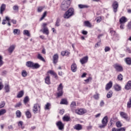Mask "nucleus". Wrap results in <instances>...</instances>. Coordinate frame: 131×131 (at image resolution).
Masks as SVG:
<instances>
[{
  "mask_svg": "<svg viewBox=\"0 0 131 131\" xmlns=\"http://www.w3.org/2000/svg\"><path fill=\"white\" fill-rule=\"evenodd\" d=\"M7 113V111L5 109H2L0 110V116H2V115H4V114H6Z\"/></svg>",
  "mask_w": 131,
  "mask_h": 131,
  "instance_id": "nucleus-37",
  "label": "nucleus"
},
{
  "mask_svg": "<svg viewBox=\"0 0 131 131\" xmlns=\"http://www.w3.org/2000/svg\"><path fill=\"white\" fill-rule=\"evenodd\" d=\"M60 105H68V101H67V99H62L60 102Z\"/></svg>",
  "mask_w": 131,
  "mask_h": 131,
  "instance_id": "nucleus-22",
  "label": "nucleus"
},
{
  "mask_svg": "<svg viewBox=\"0 0 131 131\" xmlns=\"http://www.w3.org/2000/svg\"><path fill=\"white\" fill-rule=\"evenodd\" d=\"M78 7L80 9H86V8H89V6L88 5H85L79 4V5H78Z\"/></svg>",
  "mask_w": 131,
  "mask_h": 131,
  "instance_id": "nucleus-28",
  "label": "nucleus"
},
{
  "mask_svg": "<svg viewBox=\"0 0 131 131\" xmlns=\"http://www.w3.org/2000/svg\"><path fill=\"white\" fill-rule=\"evenodd\" d=\"M16 115L18 118H20V117H21V116L22 115V114L21 113V112H20V111L17 110L16 112Z\"/></svg>",
  "mask_w": 131,
  "mask_h": 131,
  "instance_id": "nucleus-33",
  "label": "nucleus"
},
{
  "mask_svg": "<svg viewBox=\"0 0 131 131\" xmlns=\"http://www.w3.org/2000/svg\"><path fill=\"white\" fill-rule=\"evenodd\" d=\"M125 89L127 90H131V81L127 82V84L125 86Z\"/></svg>",
  "mask_w": 131,
  "mask_h": 131,
  "instance_id": "nucleus-17",
  "label": "nucleus"
},
{
  "mask_svg": "<svg viewBox=\"0 0 131 131\" xmlns=\"http://www.w3.org/2000/svg\"><path fill=\"white\" fill-rule=\"evenodd\" d=\"M127 108L131 107V97L129 99V101L127 103Z\"/></svg>",
  "mask_w": 131,
  "mask_h": 131,
  "instance_id": "nucleus-48",
  "label": "nucleus"
},
{
  "mask_svg": "<svg viewBox=\"0 0 131 131\" xmlns=\"http://www.w3.org/2000/svg\"><path fill=\"white\" fill-rule=\"evenodd\" d=\"M18 125L21 129H24L25 128V127L23 126V122L22 121L18 122Z\"/></svg>",
  "mask_w": 131,
  "mask_h": 131,
  "instance_id": "nucleus-26",
  "label": "nucleus"
},
{
  "mask_svg": "<svg viewBox=\"0 0 131 131\" xmlns=\"http://www.w3.org/2000/svg\"><path fill=\"white\" fill-rule=\"evenodd\" d=\"M40 67V65L38 63H33V69H38Z\"/></svg>",
  "mask_w": 131,
  "mask_h": 131,
  "instance_id": "nucleus-25",
  "label": "nucleus"
},
{
  "mask_svg": "<svg viewBox=\"0 0 131 131\" xmlns=\"http://www.w3.org/2000/svg\"><path fill=\"white\" fill-rule=\"evenodd\" d=\"M120 24H122L124 23H125V22H127V18L125 17V16H122L120 19H119Z\"/></svg>",
  "mask_w": 131,
  "mask_h": 131,
  "instance_id": "nucleus-13",
  "label": "nucleus"
},
{
  "mask_svg": "<svg viewBox=\"0 0 131 131\" xmlns=\"http://www.w3.org/2000/svg\"><path fill=\"white\" fill-rule=\"evenodd\" d=\"M5 89L6 93H9V92H10V87L9 86V85H6Z\"/></svg>",
  "mask_w": 131,
  "mask_h": 131,
  "instance_id": "nucleus-47",
  "label": "nucleus"
},
{
  "mask_svg": "<svg viewBox=\"0 0 131 131\" xmlns=\"http://www.w3.org/2000/svg\"><path fill=\"white\" fill-rule=\"evenodd\" d=\"M21 75L23 77H26V76H27V72L25 70H23L21 72Z\"/></svg>",
  "mask_w": 131,
  "mask_h": 131,
  "instance_id": "nucleus-41",
  "label": "nucleus"
},
{
  "mask_svg": "<svg viewBox=\"0 0 131 131\" xmlns=\"http://www.w3.org/2000/svg\"><path fill=\"white\" fill-rule=\"evenodd\" d=\"M114 89L116 92H119L121 91V86L118 85V84H116L114 85Z\"/></svg>",
  "mask_w": 131,
  "mask_h": 131,
  "instance_id": "nucleus-16",
  "label": "nucleus"
},
{
  "mask_svg": "<svg viewBox=\"0 0 131 131\" xmlns=\"http://www.w3.org/2000/svg\"><path fill=\"white\" fill-rule=\"evenodd\" d=\"M4 64V61H3V57L2 56H0V67L1 66H3Z\"/></svg>",
  "mask_w": 131,
  "mask_h": 131,
  "instance_id": "nucleus-53",
  "label": "nucleus"
},
{
  "mask_svg": "<svg viewBox=\"0 0 131 131\" xmlns=\"http://www.w3.org/2000/svg\"><path fill=\"white\" fill-rule=\"evenodd\" d=\"M56 125L58 127L59 130H63L64 129V124L59 121L56 123Z\"/></svg>",
  "mask_w": 131,
  "mask_h": 131,
  "instance_id": "nucleus-8",
  "label": "nucleus"
},
{
  "mask_svg": "<svg viewBox=\"0 0 131 131\" xmlns=\"http://www.w3.org/2000/svg\"><path fill=\"white\" fill-rule=\"evenodd\" d=\"M61 8H62V9L64 10H66L67 9H68V6L65 7V5H62L61 6Z\"/></svg>",
  "mask_w": 131,
  "mask_h": 131,
  "instance_id": "nucleus-63",
  "label": "nucleus"
},
{
  "mask_svg": "<svg viewBox=\"0 0 131 131\" xmlns=\"http://www.w3.org/2000/svg\"><path fill=\"white\" fill-rule=\"evenodd\" d=\"M13 33L15 35L17 34V35H19V34H20V30H19L18 29H14Z\"/></svg>",
  "mask_w": 131,
  "mask_h": 131,
  "instance_id": "nucleus-32",
  "label": "nucleus"
},
{
  "mask_svg": "<svg viewBox=\"0 0 131 131\" xmlns=\"http://www.w3.org/2000/svg\"><path fill=\"white\" fill-rule=\"evenodd\" d=\"M74 14V9L73 8H70L63 15L64 18L65 19H68L71 17V16H73Z\"/></svg>",
  "mask_w": 131,
  "mask_h": 131,
  "instance_id": "nucleus-1",
  "label": "nucleus"
},
{
  "mask_svg": "<svg viewBox=\"0 0 131 131\" xmlns=\"http://www.w3.org/2000/svg\"><path fill=\"white\" fill-rule=\"evenodd\" d=\"M99 96H100V94H99V93H96L93 97L95 100H99Z\"/></svg>",
  "mask_w": 131,
  "mask_h": 131,
  "instance_id": "nucleus-50",
  "label": "nucleus"
},
{
  "mask_svg": "<svg viewBox=\"0 0 131 131\" xmlns=\"http://www.w3.org/2000/svg\"><path fill=\"white\" fill-rule=\"evenodd\" d=\"M50 73L51 74V75H55V74L56 73L55 72H54V71H52V70H50L49 71V72H48V73Z\"/></svg>",
  "mask_w": 131,
  "mask_h": 131,
  "instance_id": "nucleus-59",
  "label": "nucleus"
},
{
  "mask_svg": "<svg viewBox=\"0 0 131 131\" xmlns=\"http://www.w3.org/2000/svg\"><path fill=\"white\" fill-rule=\"evenodd\" d=\"M117 79L118 80H122L123 79V76L122 74H120L117 77Z\"/></svg>",
  "mask_w": 131,
  "mask_h": 131,
  "instance_id": "nucleus-51",
  "label": "nucleus"
},
{
  "mask_svg": "<svg viewBox=\"0 0 131 131\" xmlns=\"http://www.w3.org/2000/svg\"><path fill=\"white\" fill-rule=\"evenodd\" d=\"M26 116L27 118H31V113L29 112V110H28L26 112Z\"/></svg>",
  "mask_w": 131,
  "mask_h": 131,
  "instance_id": "nucleus-27",
  "label": "nucleus"
},
{
  "mask_svg": "<svg viewBox=\"0 0 131 131\" xmlns=\"http://www.w3.org/2000/svg\"><path fill=\"white\" fill-rule=\"evenodd\" d=\"M38 110H40V105L38 103H36L33 107V112L34 114H36Z\"/></svg>",
  "mask_w": 131,
  "mask_h": 131,
  "instance_id": "nucleus-6",
  "label": "nucleus"
},
{
  "mask_svg": "<svg viewBox=\"0 0 131 131\" xmlns=\"http://www.w3.org/2000/svg\"><path fill=\"white\" fill-rule=\"evenodd\" d=\"M23 34H24V35H27V36H30V33H29V31L27 30H25L24 31Z\"/></svg>",
  "mask_w": 131,
  "mask_h": 131,
  "instance_id": "nucleus-31",
  "label": "nucleus"
},
{
  "mask_svg": "<svg viewBox=\"0 0 131 131\" xmlns=\"http://www.w3.org/2000/svg\"><path fill=\"white\" fill-rule=\"evenodd\" d=\"M70 107L71 109H72L73 108H75V107H76V102H75V101L72 102L70 104Z\"/></svg>",
  "mask_w": 131,
  "mask_h": 131,
  "instance_id": "nucleus-34",
  "label": "nucleus"
},
{
  "mask_svg": "<svg viewBox=\"0 0 131 131\" xmlns=\"http://www.w3.org/2000/svg\"><path fill=\"white\" fill-rule=\"evenodd\" d=\"M118 131H125V128L121 127L120 129H118Z\"/></svg>",
  "mask_w": 131,
  "mask_h": 131,
  "instance_id": "nucleus-61",
  "label": "nucleus"
},
{
  "mask_svg": "<svg viewBox=\"0 0 131 131\" xmlns=\"http://www.w3.org/2000/svg\"><path fill=\"white\" fill-rule=\"evenodd\" d=\"M45 80V83H46L47 84H51V79L50 78V76H47Z\"/></svg>",
  "mask_w": 131,
  "mask_h": 131,
  "instance_id": "nucleus-21",
  "label": "nucleus"
},
{
  "mask_svg": "<svg viewBox=\"0 0 131 131\" xmlns=\"http://www.w3.org/2000/svg\"><path fill=\"white\" fill-rule=\"evenodd\" d=\"M50 107H51V103L48 102L45 105V110H50Z\"/></svg>",
  "mask_w": 131,
  "mask_h": 131,
  "instance_id": "nucleus-36",
  "label": "nucleus"
},
{
  "mask_svg": "<svg viewBox=\"0 0 131 131\" xmlns=\"http://www.w3.org/2000/svg\"><path fill=\"white\" fill-rule=\"evenodd\" d=\"M45 9V7L44 6H39L37 8V12L38 13H41V12H42L43 10Z\"/></svg>",
  "mask_w": 131,
  "mask_h": 131,
  "instance_id": "nucleus-24",
  "label": "nucleus"
},
{
  "mask_svg": "<svg viewBox=\"0 0 131 131\" xmlns=\"http://www.w3.org/2000/svg\"><path fill=\"white\" fill-rule=\"evenodd\" d=\"M88 61H89V57L88 56L83 57L80 60V62L82 65L85 64V63H88Z\"/></svg>",
  "mask_w": 131,
  "mask_h": 131,
  "instance_id": "nucleus-9",
  "label": "nucleus"
},
{
  "mask_svg": "<svg viewBox=\"0 0 131 131\" xmlns=\"http://www.w3.org/2000/svg\"><path fill=\"white\" fill-rule=\"evenodd\" d=\"M113 85V82L112 81H110L105 86V90L109 91L112 86Z\"/></svg>",
  "mask_w": 131,
  "mask_h": 131,
  "instance_id": "nucleus-10",
  "label": "nucleus"
},
{
  "mask_svg": "<svg viewBox=\"0 0 131 131\" xmlns=\"http://www.w3.org/2000/svg\"><path fill=\"white\" fill-rule=\"evenodd\" d=\"M60 22H61L60 18H57L55 23V26H56L57 27H59V26H60Z\"/></svg>",
  "mask_w": 131,
  "mask_h": 131,
  "instance_id": "nucleus-38",
  "label": "nucleus"
},
{
  "mask_svg": "<svg viewBox=\"0 0 131 131\" xmlns=\"http://www.w3.org/2000/svg\"><path fill=\"white\" fill-rule=\"evenodd\" d=\"M58 92L57 93V97H61L63 95V91H58Z\"/></svg>",
  "mask_w": 131,
  "mask_h": 131,
  "instance_id": "nucleus-45",
  "label": "nucleus"
},
{
  "mask_svg": "<svg viewBox=\"0 0 131 131\" xmlns=\"http://www.w3.org/2000/svg\"><path fill=\"white\" fill-rule=\"evenodd\" d=\"M102 124L99 125L100 128H105L108 123V117L105 116L101 121Z\"/></svg>",
  "mask_w": 131,
  "mask_h": 131,
  "instance_id": "nucleus-2",
  "label": "nucleus"
},
{
  "mask_svg": "<svg viewBox=\"0 0 131 131\" xmlns=\"http://www.w3.org/2000/svg\"><path fill=\"white\" fill-rule=\"evenodd\" d=\"M13 9L14 10V11H16V10H19V7H18V6L17 5H15L13 7Z\"/></svg>",
  "mask_w": 131,
  "mask_h": 131,
  "instance_id": "nucleus-57",
  "label": "nucleus"
},
{
  "mask_svg": "<svg viewBox=\"0 0 131 131\" xmlns=\"http://www.w3.org/2000/svg\"><path fill=\"white\" fill-rule=\"evenodd\" d=\"M47 24L46 23H43L42 24V27H43V29H45V28H48V27H47Z\"/></svg>",
  "mask_w": 131,
  "mask_h": 131,
  "instance_id": "nucleus-64",
  "label": "nucleus"
},
{
  "mask_svg": "<svg viewBox=\"0 0 131 131\" xmlns=\"http://www.w3.org/2000/svg\"><path fill=\"white\" fill-rule=\"evenodd\" d=\"M114 68L116 70V71H118V72H122V71H123V68H122V66L119 64H115L114 65Z\"/></svg>",
  "mask_w": 131,
  "mask_h": 131,
  "instance_id": "nucleus-4",
  "label": "nucleus"
},
{
  "mask_svg": "<svg viewBox=\"0 0 131 131\" xmlns=\"http://www.w3.org/2000/svg\"><path fill=\"white\" fill-rule=\"evenodd\" d=\"M40 31H42L43 34H46V35H49L50 32H49V29L48 28H44L43 30H41Z\"/></svg>",
  "mask_w": 131,
  "mask_h": 131,
  "instance_id": "nucleus-18",
  "label": "nucleus"
},
{
  "mask_svg": "<svg viewBox=\"0 0 131 131\" xmlns=\"http://www.w3.org/2000/svg\"><path fill=\"white\" fill-rule=\"evenodd\" d=\"M110 51V48L109 47H105L104 48V51L105 52H109Z\"/></svg>",
  "mask_w": 131,
  "mask_h": 131,
  "instance_id": "nucleus-58",
  "label": "nucleus"
},
{
  "mask_svg": "<svg viewBox=\"0 0 131 131\" xmlns=\"http://www.w3.org/2000/svg\"><path fill=\"white\" fill-rule=\"evenodd\" d=\"M70 54V52L68 51H62L61 53V56H68Z\"/></svg>",
  "mask_w": 131,
  "mask_h": 131,
  "instance_id": "nucleus-30",
  "label": "nucleus"
},
{
  "mask_svg": "<svg viewBox=\"0 0 131 131\" xmlns=\"http://www.w3.org/2000/svg\"><path fill=\"white\" fill-rule=\"evenodd\" d=\"M6 105V102L5 101H2L1 103H0V109L1 108H4L5 106Z\"/></svg>",
  "mask_w": 131,
  "mask_h": 131,
  "instance_id": "nucleus-46",
  "label": "nucleus"
},
{
  "mask_svg": "<svg viewBox=\"0 0 131 131\" xmlns=\"http://www.w3.org/2000/svg\"><path fill=\"white\" fill-rule=\"evenodd\" d=\"M46 16H47V11H45L43 13L42 17L40 18V21L43 20V19H45V18H46Z\"/></svg>",
  "mask_w": 131,
  "mask_h": 131,
  "instance_id": "nucleus-39",
  "label": "nucleus"
},
{
  "mask_svg": "<svg viewBox=\"0 0 131 131\" xmlns=\"http://www.w3.org/2000/svg\"><path fill=\"white\" fill-rule=\"evenodd\" d=\"M125 62L127 65H131V58H127L125 59Z\"/></svg>",
  "mask_w": 131,
  "mask_h": 131,
  "instance_id": "nucleus-35",
  "label": "nucleus"
},
{
  "mask_svg": "<svg viewBox=\"0 0 131 131\" xmlns=\"http://www.w3.org/2000/svg\"><path fill=\"white\" fill-rule=\"evenodd\" d=\"M37 58V59H38V60H40V61H42V62H46V60L42 57V56H41V54H40V53H38Z\"/></svg>",
  "mask_w": 131,
  "mask_h": 131,
  "instance_id": "nucleus-20",
  "label": "nucleus"
},
{
  "mask_svg": "<svg viewBox=\"0 0 131 131\" xmlns=\"http://www.w3.org/2000/svg\"><path fill=\"white\" fill-rule=\"evenodd\" d=\"M92 79H93V78H92L91 77H89L87 79L84 80V81L85 82H89L92 80Z\"/></svg>",
  "mask_w": 131,
  "mask_h": 131,
  "instance_id": "nucleus-56",
  "label": "nucleus"
},
{
  "mask_svg": "<svg viewBox=\"0 0 131 131\" xmlns=\"http://www.w3.org/2000/svg\"><path fill=\"white\" fill-rule=\"evenodd\" d=\"M116 126L117 127H121L122 126V124L120 122H116Z\"/></svg>",
  "mask_w": 131,
  "mask_h": 131,
  "instance_id": "nucleus-54",
  "label": "nucleus"
},
{
  "mask_svg": "<svg viewBox=\"0 0 131 131\" xmlns=\"http://www.w3.org/2000/svg\"><path fill=\"white\" fill-rule=\"evenodd\" d=\"M28 102H29V97L26 96L24 100V104H26Z\"/></svg>",
  "mask_w": 131,
  "mask_h": 131,
  "instance_id": "nucleus-42",
  "label": "nucleus"
},
{
  "mask_svg": "<svg viewBox=\"0 0 131 131\" xmlns=\"http://www.w3.org/2000/svg\"><path fill=\"white\" fill-rule=\"evenodd\" d=\"M33 64L34 63L32 61H28L26 62V66L29 68H33Z\"/></svg>",
  "mask_w": 131,
  "mask_h": 131,
  "instance_id": "nucleus-19",
  "label": "nucleus"
},
{
  "mask_svg": "<svg viewBox=\"0 0 131 131\" xmlns=\"http://www.w3.org/2000/svg\"><path fill=\"white\" fill-rule=\"evenodd\" d=\"M120 115L122 118H123L125 119V120H126L127 121H129V119L128 118V116L127 115V114L123 112H120Z\"/></svg>",
  "mask_w": 131,
  "mask_h": 131,
  "instance_id": "nucleus-5",
  "label": "nucleus"
},
{
  "mask_svg": "<svg viewBox=\"0 0 131 131\" xmlns=\"http://www.w3.org/2000/svg\"><path fill=\"white\" fill-rule=\"evenodd\" d=\"M74 128L76 130H81V129H82V125L80 124H76L74 126Z\"/></svg>",
  "mask_w": 131,
  "mask_h": 131,
  "instance_id": "nucleus-14",
  "label": "nucleus"
},
{
  "mask_svg": "<svg viewBox=\"0 0 131 131\" xmlns=\"http://www.w3.org/2000/svg\"><path fill=\"white\" fill-rule=\"evenodd\" d=\"M6 10V5L2 4L0 8V13L1 14H3L4 11Z\"/></svg>",
  "mask_w": 131,
  "mask_h": 131,
  "instance_id": "nucleus-23",
  "label": "nucleus"
},
{
  "mask_svg": "<svg viewBox=\"0 0 131 131\" xmlns=\"http://www.w3.org/2000/svg\"><path fill=\"white\" fill-rule=\"evenodd\" d=\"M58 59H59V56L58 55V54H54L53 56L54 64H57V63H58Z\"/></svg>",
  "mask_w": 131,
  "mask_h": 131,
  "instance_id": "nucleus-15",
  "label": "nucleus"
},
{
  "mask_svg": "<svg viewBox=\"0 0 131 131\" xmlns=\"http://www.w3.org/2000/svg\"><path fill=\"white\" fill-rule=\"evenodd\" d=\"M112 7L114 10V12L116 13V12H117V9H118L119 7L118 2L117 1H114L112 4Z\"/></svg>",
  "mask_w": 131,
  "mask_h": 131,
  "instance_id": "nucleus-7",
  "label": "nucleus"
},
{
  "mask_svg": "<svg viewBox=\"0 0 131 131\" xmlns=\"http://www.w3.org/2000/svg\"><path fill=\"white\" fill-rule=\"evenodd\" d=\"M8 129H12V130H13L14 129V128L13 127V125H10L9 126H8Z\"/></svg>",
  "mask_w": 131,
  "mask_h": 131,
  "instance_id": "nucleus-62",
  "label": "nucleus"
},
{
  "mask_svg": "<svg viewBox=\"0 0 131 131\" xmlns=\"http://www.w3.org/2000/svg\"><path fill=\"white\" fill-rule=\"evenodd\" d=\"M71 70L72 72H76L77 70V66H76V63H73L71 66Z\"/></svg>",
  "mask_w": 131,
  "mask_h": 131,
  "instance_id": "nucleus-12",
  "label": "nucleus"
},
{
  "mask_svg": "<svg viewBox=\"0 0 131 131\" xmlns=\"http://www.w3.org/2000/svg\"><path fill=\"white\" fill-rule=\"evenodd\" d=\"M84 24L85 26H86L87 27H91V23L89 21H85Z\"/></svg>",
  "mask_w": 131,
  "mask_h": 131,
  "instance_id": "nucleus-40",
  "label": "nucleus"
},
{
  "mask_svg": "<svg viewBox=\"0 0 131 131\" xmlns=\"http://www.w3.org/2000/svg\"><path fill=\"white\" fill-rule=\"evenodd\" d=\"M21 105H22V103L21 102H18L16 104L14 107L15 108H19V107H20Z\"/></svg>",
  "mask_w": 131,
  "mask_h": 131,
  "instance_id": "nucleus-55",
  "label": "nucleus"
},
{
  "mask_svg": "<svg viewBox=\"0 0 131 131\" xmlns=\"http://www.w3.org/2000/svg\"><path fill=\"white\" fill-rule=\"evenodd\" d=\"M4 89V85L2 82H0V91H2Z\"/></svg>",
  "mask_w": 131,
  "mask_h": 131,
  "instance_id": "nucleus-60",
  "label": "nucleus"
},
{
  "mask_svg": "<svg viewBox=\"0 0 131 131\" xmlns=\"http://www.w3.org/2000/svg\"><path fill=\"white\" fill-rule=\"evenodd\" d=\"M16 48V45H12L9 47V48L8 49V51L10 54H12L13 52H14V50H15V48Z\"/></svg>",
  "mask_w": 131,
  "mask_h": 131,
  "instance_id": "nucleus-11",
  "label": "nucleus"
},
{
  "mask_svg": "<svg viewBox=\"0 0 131 131\" xmlns=\"http://www.w3.org/2000/svg\"><path fill=\"white\" fill-rule=\"evenodd\" d=\"M113 94V92H112V91H110L107 94V98H111V97H112V95Z\"/></svg>",
  "mask_w": 131,
  "mask_h": 131,
  "instance_id": "nucleus-44",
  "label": "nucleus"
},
{
  "mask_svg": "<svg viewBox=\"0 0 131 131\" xmlns=\"http://www.w3.org/2000/svg\"><path fill=\"white\" fill-rule=\"evenodd\" d=\"M58 91H63V84L60 83L57 88Z\"/></svg>",
  "mask_w": 131,
  "mask_h": 131,
  "instance_id": "nucleus-43",
  "label": "nucleus"
},
{
  "mask_svg": "<svg viewBox=\"0 0 131 131\" xmlns=\"http://www.w3.org/2000/svg\"><path fill=\"white\" fill-rule=\"evenodd\" d=\"M63 120L64 121H69V120H70V118L68 116H64L63 118Z\"/></svg>",
  "mask_w": 131,
  "mask_h": 131,
  "instance_id": "nucleus-49",
  "label": "nucleus"
},
{
  "mask_svg": "<svg viewBox=\"0 0 131 131\" xmlns=\"http://www.w3.org/2000/svg\"><path fill=\"white\" fill-rule=\"evenodd\" d=\"M75 112L78 115H83V114H85V113H86L87 111L84 108H78L75 110Z\"/></svg>",
  "mask_w": 131,
  "mask_h": 131,
  "instance_id": "nucleus-3",
  "label": "nucleus"
},
{
  "mask_svg": "<svg viewBox=\"0 0 131 131\" xmlns=\"http://www.w3.org/2000/svg\"><path fill=\"white\" fill-rule=\"evenodd\" d=\"M24 95V91H21L18 93L17 95V98H22Z\"/></svg>",
  "mask_w": 131,
  "mask_h": 131,
  "instance_id": "nucleus-29",
  "label": "nucleus"
},
{
  "mask_svg": "<svg viewBox=\"0 0 131 131\" xmlns=\"http://www.w3.org/2000/svg\"><path fill=\"white\" fill-rule=\"evenodd\" d=\"M101 21H102V17H101V16H99L96 18V22L97 23H100Z\"/></svg>",
  "mask_w": 131,
  "mask_h": 131,
  "instance_id": "nucleus-52",
  "label": "nucleus"
}]
</instances>
